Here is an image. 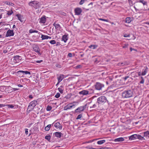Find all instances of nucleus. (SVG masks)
Instances as JSON below:
<instances>
[{"mask_svg":"<svg viewBox=\"0 0 149 149\" xmlns=\"http://www.w3.org/2000/svg\"><path fill=\"white\" fill-rule=\"evenodd\" d=\"M133 95V92L132 90H127L123 92L122 97L123 98H128L132 97Z\"/></svg>","mask_w":149,"mask_h":149,"instance_id":"f257e3e1","label":"nucleus"},{"mask_svg":"<svg viewBox=\"0 0 149 149\" xmlns=\"http://www.w3.org/2000/svg\"><path fill=\"white\" fill-rule=\"evenodd\" d=\"M29 6L33 7L36 9L40 7V3L37 1H34L30 2L29 3Z\"/></svg>","mask_w":149,"mask_h":149,"instance_id":"f03ea898","label":"nucleus"},{"mask_svg":"<svg viewBox=\"0 0 149 149\" xmlns=\"http://www.w3.org/2000/svg\"><path fill=\"white\" fill-rule=\"evenodd\" d=\"M37 104V101L36 100H33L30 102L28 107V111H30L32 110Z\"/></svg>","mask_w":149,"mask_h":149,"instance_id":"7ed1b4c3","label":"nucleus"},{"mask_svg":"<svg viewBox=\"0 0 149 149\" xmlns=\"http://www.w3.org/2000/svg\"><path fill=\"white\" fill-rule=\"evenodd\" d=\"M136 139H138L141 140H144L145 139L143 136L137 134L132 135L129 138V139L131 140H134Z\"/></svg>","mask_w":149,"mask_h":149,"instance_id":"20e7f679","label":"nucleus"},{"mask_svg":"<svg viewBox=\"0 0 149 149\" xmlns=\"http://www.w3.org/2000/svg\"><path fill=\"white\" fill-rule=\"evenodd\" d=\"M107 100L106 97L104 96H102L98 98L97 102L99 104H103L106 102Z\"/></svg>","mask_w":149,"mask_h":149,"instance_id":"39448f33","label":"nucleus"},{"mask_svg":"<svg viewBox=\"0 0 149 149\" xmlns=\"http://www.w3.org/2000/svg\"><path fill=\"white\" fill-rule=\"evenodd\" d=\"M17 75L18 76L22 77H23V75L25 74H29L30 75L31 73L30 72L28 71H24L22 70H19L18 71L17 73Z\"/></svg>","mask_w":149,"mask_h":149,"instance_id":"423d86ee","label":"nucleus"},{"mask_svg":"<svg viewBox=\"0 0 149 149\" xmlns=\"http://www.w3.org/2000/svg\"><path fill=\"white\" fill-rule=\"evenodd\" d=\"M90 91L86 90H84L79 92L80 95H83L90 94L94 92V90L92 89L89 90Z\"/></svg>","mask_w":149,"mask_h":149,"instance_id":"0eeeda50","label":"nucleus"},{"mask_svg":"<svg viewBox=\"0 0 149 149\" xmlns=\"http://www.w3.org/2000/svg\"><path fill=\"white\" fill-rule=\"evenodd\" d=\"M104 85L99 82H96L95 85V89L97 90H100L103 87H104Z\"/></svg>","mask_w":149,"mask_h":149,"instance_id":"6e6552de","label":"nucleus"},{"mask_svg":"<svg viewBox=\"0 0 149 149\" xmlns=\"http://www.w3.org/2000/svg\"><path fill=\"white\" fill-rule=\"evenodd\" d=\"M87 105V104H86L84 106H81L78 107L77 109H76L75 111L76 112H80L81 111H83L84 109L86 108V107Z\"/></svg>","mask_w":149,"mask_h":149,"instance_id":"1a4fd4ad","label":"nucleus"},{"mask_svg":"<svg viewBox=\"0 0 149 149\" xmlns=\"http://www.w3.org/2000/svg\"><path fill=\"white\" fill-rule=\"evenodd\" d=\"M14 34L13 30L9 29L7 32L6 35V37H8L10 36H14Z\"/></svg>","mask_w":149,"mask_h":149,"instance_id":"9d476101","label":"nucleus"},{"mask_svg":"<svg viewBox=\"0 0 149 149\" xmlns=\"http://www.w3.org/2000/svg\"><path fill=\"white\" fill-rule=\"evenodd\" d=\"M75 106V105L74 104H72V103H70L69 104H68L64 108V110H67L68 109H70L71 108H72L73 107Z\"/></svg>","mask_w":149,"mask_h":149,"instance_id":"9b49d317","label":"nucleus"},{"mask_svg":"<svg viewBox=\"0 0 149 149\" xmlns=\"http://www.w3.org/2000/svg\"><path fill=\"white\" fill-rule=\"evenodd\" d=\"M74 12L75 15H79L81 14L82 12L81 9L79 8H76L74 10Z\"/></svg>","mask_w":149,"mask_h":149,"instance_id":"f8f14e48","label":"nucleus"},{"mask_svg":"<svg viewBox=\"0 0 149 149\" xmlns=\"http://www.w3.org/2000/svg\"><path fill=\"white\" fill-rule=\"evenodd\" d=\"M64 75L62 74H60L57 76V79L58 81L57 84H58L64 79Z\"/></svg>","mask_w":149,"mask_h":149,"instance_id":"ddd939ff","label":"nucleus"},{"mask_svg":"<svg viewBox=\"0 0 149 149\" xmlns=\"http://www.w3.org/2000/svg\"><path fill=\"white\" fill-rule=\"evenodd\" d=\"M33 49L35 52L39 53L40 50L39 47L37 45H35L33 47Z\"/></svg>","mask_w":149,"mask_h":149,"instance_id":"4468645a","label":"nucleus"},{"mask_svg":"<svg viewBox=\"0 0 149 149\" xmlns=\"http://www.w3.org/2000/svg\"><path fill=\"white\" fill-rule=\"evenodd\" d=\"M53 25L55 27L56 30H59L61 28V27L60 24L58 23H54L53 24Z\"/></svg>","mask_w":149,"mask_h":149,"instance_id":"2eb2a0df","label":"nucleus"},{"mask_svg":"<svg viewBox=\"0 0 149 149\" xmlns=\"http://www.w3.org/2000/svg\"><path fill=\"white\" fill-rule=\"evenodd\" d=\"M54 126L56 129H59L60 130L62 129V126L61 125V124L59 122L56 123Z\"/></svg>","mask_w":149,"mask_h":149,"instance_id":"dca6fc26","label":"nucleus"},{"mask_svg":"<svg viewBox=\"0 0 149 149\" xmlns=\"http://www.w3.org/2000/svg\"><path fill=\"white\" fill-rule=\"evenodd\" d=\"M54 135L56 137L58 138H61L62 134L60 132H56L54 133Z\"/></svg>","mask_w":149,"mask_h":149,"instance_id":"f3484780","label":"nucleus"},{"mask_svg":"<svg viewBox=\"0 0 149 149\" xmlns=\"http://www.w3.org/2000/svg\"><path fill=\"white\" fill-rule=\"evenodd\" d=\"M124 140V139L123 137H120L118 138L115 139L114 140V141L115 142H120L123 141Z\"/></svg>","mask_w":149,"mask_h":149,"instance_id":"a211bd4d","label":"nucleus"},{"mask_svg":"<svg viewBox=\"0 0 149 149\" xmlns=\"http://www.w3.org/2000/svg\"><path fill=\"white\" fill-rule=\"evenodd\" d=\"M68 39V36L66 35H64L62 38V40L66 42Z\"/></svg>","mask_w":149,"mask_h":149,"instance_id":"6ab92c4d","label":"nucleus"},{"mask_svg":"<svg viewBox=\"0 0 149 149\" xmlns=\"http://www.w3.org/2000/svg\"><path fill=\"white\" fill-rule=\"evenodd\" d=\"M142 135L146 138H149V131H147L146 132H144L142 134Z\"/></svg>","mask_w":149,"mask_h":149,"instance_id":"aec40b11","label":"nucleus"},{"mask_svg":"<svg viewBox=\"0 0 149 149\" xmlns=\"http://www.w3.org/2000/svg\"><path fill=\"white\" fill-rule=\"evenodd\" d=\"M46 19L45 16H43L42 17L40 20V22L42 23H45L46 22Z\"/></svg>","mask_w":149,"mask_h":149,"instance_id":"412c9836","label":"nucleus"},{"mask_svg":"<svg viewBox=\"0 0 149 149\" xmlns=\"http://www.w3.org/2000/svg\"><path fill=\"white\" fill-rule=\"evenodd\" d=\"M148 68L147 67H146L144 69H143L142 72L141 73V75H145L148 71Z\"/></svg>","mask_w":149,"mask_h":149,"instance_id":"4be33fe9","label":"nucleus"},{"mask_svg":"<svg viewBox=\"0 0 149 149\" xmlns=\"http://www.w3.org/2000/svg\"><path fill=\"white\" fill-rule=\"evenodd\" d=\"M131 21L132 20L130 17H127L126 18L125 22L126 23L129 24L131 22Z\"/></svg>","mask_w":149,"mask_h":149,"instance_id":"5701e85b","label":"nucleus"},{"mask_svg":"<svg viewBox=\"0 0 149 149\" xmlns=\"http://www.w3.org/2000/svg\"><path fill=\"white\" fill-rule=\"evenodd\" d=\"M97 47V45H91L88 46L89 48L93 49H96Z\"/></svg>","mask_w":149,"mask_h":149,"instance_id":"b1692460","label":"nucleus"},{"mask_svg":"<svg viewBox=\"0 0 149 149\" xmlns=\"http://www.w3.org/2000/svg\"><path fill=\"white\" fill-rule=\"evenodd\" d=\"M6 89V86H0V91L4 92Z\"/></svg>","mask_w":149,"mask_h":149,"instance_id":"393cba45","label":"nucleus"},{"mask_svg":"<svg viewBox=\"0 0 149 149\" xmlns=\"http://www.w3.org/2000/svg\"><path fill=\"white\" fill-rule=\"evenodd\" d=\"M105 141V140H103L98 141L97 143L99 145H101L104 143Z\"/></svg>","mask_w":149,"mask_h":149,"instance_id":"a878e982","label":"nucleus"},{"mask_svg":"<svg viewBox=\"0 0 149 149\" xmlns=\"http://www.w3.org/2000/svg\"><path fill=\"white\" fill-rule=\"evenodd\" d=\"M48 36L45 35H42L41 38L42 40H44L45 39H47Z\"/></svg>","mask_w":149,"mask_h":149,"instance_id":"bb28decb","label":"nucleus"},{"mask_svg":"<svg viewBox=\"0 0 149 149\" xmlns=\"http://www.w3.org/2000/svg\"><path fill=\"white\" fill-rule=\"evenodd\" d=\"M51 125L49 124L45 128V130L46 131H48L50 129V128L51 127Z\"/></svg>","mask_w":149,"mask_h":149,"instance_id":"cd10ccee","label":"nucleus"},{"mask_svg":"<svg viewBox=\"0 0 149 149\" xmlns=\"http://www.w3.org/2000/svg\"><path fill=\"white\" fill-rule=\"evenodd\" d=\"M29 33H38V31H36V30H33L32 29H31L29 31Z\"/></svg>","mask_w":149,"mask_h":149,"instance_id":"c85d7f7f","label":"nucleus"},{"mask_svg":"<svg viewBox=\"0 0 149 149\" xmlns=\"http://www.w3.org/2000/svg\"><path fill=\"white\" fill-rule=\"evenodd\" d=\"M16 16L18 18V19L19 20H20L21 22H22V20H21L22 19H21V15L20 14H17L16 15Z\"/></svg>","mask_w":149,"mask_h":149,"instance_id":"c756f323","label":"nucleus"},{"mask_svg":"<svg viewBox=\"0 0 149 149\" xmlns=\"http://www.w3.org/2000/svg\"><path fill=\"white\" fill-rule=\"evenodd\" d=\"M139 2L142 3L144 5H146L147 3V2L143 0H140Z\"/></svg>","mask_w":149,"mask_h":149,"instance_id":"7c9ffc66","label":"nucleus"},{"mask_svg":"<svg viewBox=\"0 0 149 149\" xmlns=\"http://www.w3.org/2000/svg\"><path fill=\"white\" fill-rule=\"evenodd\" d=\"M13 13V12L11 10L10 11H8V13H7V15L8 16H10Z\"/></svg>","mask_w":149,"mask_h":149,"instance_id":"2f4dec72","label":"nucleus"},{"mask_svg":"<svg viewBox=\"0 0 149 149\" xmlns=\"http://www.w3.org/2000/svg\"><path fill=\"white\" fill-rule=\"evenodd\" d=\"M45 138L48 141H49L50 139L51 136L50 135L46 136Z\"/></svg>","mask_w":149,"mask_h":149,"instance_id":"473e14b6","label":"nucleus"},{"mask_svg":"<svg viewBox=\"0 0 149 149\" xmlns=\"http://www.w3.org/2000/svg\"><path fill=\"white\" fill-rule=\"evenodd\" d=\"M52 109V107L50 106H48L47 108H46V110L47 111H50Z\"/></svg>","mask_w":149,"mask_h":149,"instance_id":"72a5a7b5","label":"nucleus"},{"mask_svg":"<svg viewBox=\"0 0 149 149\" xmlns=\"http://www.w3.org/2000/svg\"><path fill=\"white\" fill-rule=\"evenodd\" d=\"M49 42L52 44L53 45L56 44V42L55 40H53L50 41Z\"/></svg>","mask_w":149,"mask_h":149,"instance_id":"f704fd0d","label":"nucleus"},{"mask_svg":"<svg viewBox=\"0 0 149 149\" xmlns=\"http://www.w3.org/2000/svg\"><path fill=\"white\" fill-rule=\"evenodd\" d=\"M5 3L6 4L9 5H11L12 6H13L14 5L13 3L9 2H8L7 1L5 2Z\"/></svg>","mask_w":149,"mask_h":149,"instance_id":"c9c22d12","label":"nucleus"},{"mask_svg":"<svg viewBox=\"0 0 149 149\" xmlns=\"http://www.w3.org/2000/svg\"><path fill=\"white\" fill-rule=\"evenodd\" d=\"M6 106L8 107V108H13L14 107V106L11 104H7Z\"/></svg>","mask_w":149,"mask_h":149,"instance_id":"e433bc0d","label":"nucleus"},{"mask_svg":"<svg viewBox=\"0 0 149 149\" xmlns=\"http://www.w3.org/2000/svg\"><path fill=\"white\" fill-rule=\"evenodd\" d=\"M141 80L140 81V83L141 84H143L144 83V80L143 79V78L142 77H141Z\"/></svg>","mask_w":149,"mask_h":149,"instance_id":"4c0bfd02","label":"nucleus"},{"mask_svg":"<svg viewBox=\"0 0 149 149\" xmlns=\"http://www.w3.org/2000/svg\"><path fill=\"white\" fill-rule=\"evenodd\" d=\"M71 98V95H68L65 97L64 99H69Z\"/></svg>","mask_w":149,"mask_h":149,"instance_id":"58836bf2","label":"nucleus"},{"mask_svg":"<svg viewBox=\"0 0 149 149\" xmlns=\"http://www.w3.org/2000/svg\"><path fill=\"white\" fill-rule=\"evenodd\" d=\"M98 19L100 20L104 21L106 22H108V20L107 19H103L100 18H98Z\"/></svg>","mask_w":149,"mask_h":149,"instance_id":"ea45409f","label":"nucleus"},{"mask_svg":"<svg viewBox=\"0 0 149 149\" xmlns=\"http://www.w3.org/2000/svg\"><path fill=\"white\" fill-rule=\"evenodd\" d=\"M58 90L61 93H63V90L61 88H58Z\"/></svg>","mask_w":149,"mask_h":149,"instance_id":"a19ab883","label":"nucleus"},{"mask_svg":"<svg viewBox=\"0 0 149 149\" xmlns=\"http://www.w3.org/2000/svg\"><path fill=\"white\" fill-rule=\"evenodd\" d=\"M60 96V93H57L55 95V97L56 98H58Z\"/></svg>","mask_w":149,"mask_h":149,"instance_id":"79ce46f5","label":"nucleus"},{"mask_svg":"<svg viewBox=\"0 0 149 149\" xmlns=\"http://www.w3.org/2000/svg\"><path fill=\"white\" fill-rule=\"evenodd\" d=\"M82 116V115L81 114H79V115L76 118L77 119H80Z\"/></svg>","mask_w":149,"mask_h":149,"instance_id":"37998d69","label":"nucleus"},{"mask_svg":"<svg viewBox=\"0 0 149 149\" xmlns=\"http://www.w3.org/2000/svg\"><path fill=\"white\" fill-rule=\"evenodd\" d=\"M81 65H79L76 66L75 67V69H77V68H81Z\"/></svg>","mask_w":149,"mask_h":149,"instance_id":"c03bdc74","label":"nucleus"},{"mask_svg":"<svg viewBox=\"0 0 149 149\" xmlns=\"http://www.w3.org/2000/svg\"><path fill=\"white\" fill-rule=\"evenodd\" d=\"M128 44H126L124 45V46L123 47V48H127L128 47Z\"/></svg>","mask_w":149,"mask_h":149,"instance_id":"a18cd8bd","label":"nucleus"},{"mask_svg":"<svg viewBox=\"0 0 149 149\" xmlns=\"http://www.w3.org/2000/svg\"><path fill=\"white\" fill-rule=\"evenodd\" d=\"M123 36L125 37H130V34L127 35L126 34H124Z\"/></svg>","mask_w":149,"mask_h":149,"instance_id":"49530a36","label":"nucleus"},{"mask_svg":"<svg viewBox=\"0 0 149 149\" xmlns=\"http://www.w3.org/2000/svg\"><path fill=\"white\" fill-rule=\"evenodd\" d=\"M68 56L70 57H72V54L71 53H69L68 54Z\"/></svg>","mask_w":149,"mask_h":149,"instance_id":"de8ad7c7","label":"nucleus"},{"mask_svg":"<svg viewBox=\"0 0 149 149\" xmlns=\"http://www.w3.org/2000/svg\"><path fill=\"white\" fill-rule=\"evenodd\" d=\"M28 129H25V134L26 135H27L28 134Z\"/></svg>","mask_w":149,"mask_h":149,"instance_id":"09e8293b","label":"nucleus"},{"mask_svg":"<svg viewBox=\"0 0 149 149\" xmlns=\"http://www.w3.org/2000/svg\"><path fill=\"white\" fill-rule=\"evenodd\" d=\"M6 106V105L3 104H0V108H1L2 107H4Z\"/></svg>","mask_w":149,"mask_h":149,"instance_id":"8fccbe9b","label":"nucleus"},{"mask_svg":"<svg viewBox=\"0 0 149 149\" xmlns=\"http://www.w3.org/2000/svg\"><path fill=\"white\" fill-rule=\"evenodd\" d=\"M13 89L14 91H16L18 90L19 89V88H13Z\"/></svg>","mask_w":149,"mask_h":149,"instance_id":"3c124183","label":"nucleus"},{"mask_svg":"<svg viewBox=\"0 0 149 149\" xmlns=\"http://www.w3.org/2000/svg\"><path fill=\"white\" fill-rule=\"evenodd\" d=\"M42 61V60H41L40 61H37L36 62L38 63H40Z\"/></svg>","mask_w":149,"mask_h":149,"instance_id":"603ef678","label":"nucleus"},{"mask_svg":"<svg viewBox=\"0 0 149 149\" xmlns=\"http://www.w3.org/2000/svg\"><path fill=\"white\" fill-rule=\"evenodd\" d=\"M129 77L128 76H126L124 78V79L125 80H126Z\"/></svg>","mask_w":149,"mask_h":149,"instance_id":"864d4df0","label":"nucleus"},{"mask_svg":"<svg viewBox=\"0 0 149 149\" xmlns=\"http://www.w3.org/2000/svg\"><path fill=\"white\" fill-rule=\"evenodd\" d=\"M100 149H108V148L107 147H103L100 148Z\"/></svg>","mask_w":149,"mask_h":149,"instance_id":"5fc2aeb1","label":"nucleus"},{"mask_svg":"<svg viewBox=\"0 0 149 149\" xmlns=\"http://www.w3.org/2000/svg\"><path fill=\"white\" fill-rule=\"evenodd\" d=\"M20 56H16L15 57V58H18Z\"/></svg>","mask_w":149,"mask_h":149,"instance_id":"6e6d98bb","label":"nucleus"},{"mask_svg":"<svg viewBox=\"0 0 149 149\" xmlns=\"http://www.w3.org/2000/svg\"><path fill=\"white\" fill-rule=\"evenodd\" d=\"M17 86L19 87H22L23 86L22 85H21L20 84H18L17 85Z\"/></svg>","mask_w":149,"mask_h":149,"instance_id":"4d7b16f0","label":"nucleus"},{"mask_svg":"<svg viewBox=\"0 0 149 149\" xmlns=\"http://www.w3.org/2000/svg\"><path fill=\"white\" fill-rule=\"evenodd\" d=\"M29 97L30 98H33V96L31 95H29Z\"/></svg>","mask_w":149,"mask_h":149,"instance_id":"13d9d810","label":"nucleus"},{"mask_svg":"<svg viewBox=\"0 0 149 149\" xmlns=\"http://www.w3.org/2000/svg\"><path fill=\"white\" fill-rule=\"evenodd\" d=\"M16 28V26L15 25H13V29H15Z\"/></svg>","mask_w":149,"mask_h":149,"instance_id":"bf43d9fd","label":"nucleus"},{"mask_svg":"<svg viewBox=\"0 0 149 149\" xmlns=\"http://www.w3.org/2000/svg\"><path fill=\"white\" fill-rule=\"evenodd\" d=\"M138 74L139 76H140L141 75V72H139L138 73Z\"/></svg>","mask_w":149,"mask_h":149,"instance_id":"052dcab7","label":"nucleus"},{"mask_svg":"<svg viewBox=\"0 0 149 149\" xmlns=\"http://www.w3.org/2000/svg\"><path fill=\"white\" fill-rule=\"evenodd\" d=\"M51 38H52L51 37L49 36H48L47 39H51Z\"/></svg>","mask_w":149,"mask_h":149,"instance_id":"680f3d73","label":"nucleus"},{"mask_svg":"<svg viewBox=\"0 0 149 149\" xmlns=\"http://www.w3.org/2000/svg\"><path fill=\"white\" fill-rule=\"evenodd\" d=\"M130 51H131V52L132 51L133 49L132 47H130Z\"/></svg>","mask_w":149,"mask_h":149,"instance_id":"e2e57ef3","label":"nucleus"},{"mask_svg":"<svg viewBox=\"0 0 149 149\" xmlns=\"http://www.w3.org/2000/svg\"><path fill=\"white\" fill-rule=\"evenodd\" d=\"M84 54H81L80 56L81 57H83L84 56Z\"/></svg>","mask_w":149,"mask_h":149,"instance_id":"0e129e2a","label":"nucleus"},{"mask_svg":"<svg viewBox=\"0 0 149 149\" xmlns=\"http://www.w3.org/2000/svg\"><path fill=\"white\" fill-rule=\"evenodd\" d=\"M123 64V63H118V65H122Z\"/></svg>","mask_w":149,"mask_h":149,"instance_id":"69168bd1","label":"nucleus"},{"mask_svg":"<svg viewBox=\"0 0 149 149\" xmlns=\"http://www.w3.org/2000/svg\"><path fill=\"white\" fill-rule=\"evenodd\" d=\"M2 18V14L0 15V19Z\"/></svg>","mask_w":149,"mask_h":149,"instance_id":"338daca9","label":"nucleus"},{"mask_svg":"<svg viewBox=\"0 0 149 149\" xmlns=\"http://www.w3.org/2000/svg\"><path fill=\"white\" fill-rule=\"evenodd\" d=\"M146 24H148L149 25V22H146Z\"/></svg>","mask_w":149,"mask_h":149,"instance_id":"774afa93","label":"nucleus"}]
</instances>
